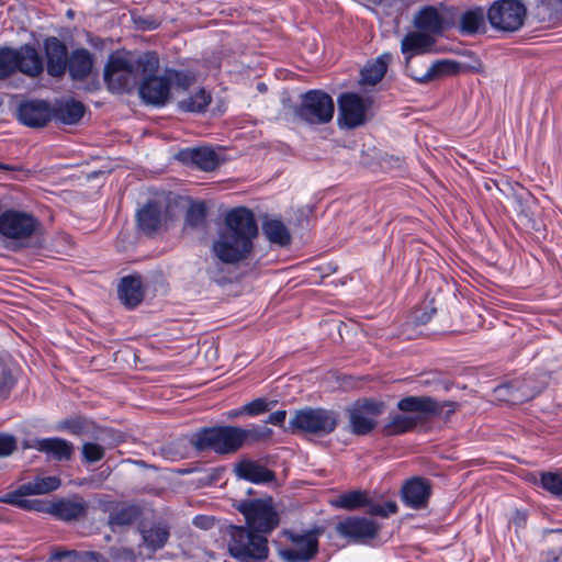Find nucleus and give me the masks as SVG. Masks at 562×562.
I'll list each match as a JSON object with an SVG mask.
<instances>
[{
  "mask_svg": "<svg viewBox=\"0 0 562 562\" xmlns=\"http://www.w3.org/2000/svg\"><path fill=\"white\" fill-rule=\"evenodd\" d=\"M258 226L254 213L237 207L227 213L225 225L214 240L212 251L223 263L233 265L246 259L252 251Z\"/></svg>",
  "mask_w": 562,
  "mask_h": 562,
  "instance_id": "f257e3e1",
  "label": "nucleus"
},
{
  "mask_svg": "<svg viewBox=\"0 0 562 562\" xmlns=\"http://www.w3.org/2000/svg\"><path fill=\"white\" fill-rule=\"evenodd\" d=\"M243 428L237 426L206 427L194 435L190 441L199 451H214L218 454L235 453L243 447Z\"/></svg>",
  "mask_w": 562,
  "mask_h": 562,
  "instance_id": "f03ea898",
  "label": "nucleus"
},
{
  "mask_svg": "<svg viewBox=\"0 0 562 562\" xmlns=\"http://www.w3.org/2000/svg\"><path fill=\"white\" fill-rule=\"evenodd\" d=\"M227 547L229 554L240 562L263 561L269 553L267 538L246 527H231Z\"/></svg>",
  "mask_w": 562,
  "mask_h": 562,
  "instance_id": "7ed1b4c3",
  "label": "nucleus"
},
{
  "mask_svg": "<svg viewBox=\"0 0 562 562\" xmlns=\"http://www.w3.org/2000/svg\"><path fill=\"white\" fill-rule=\"evenodd\" d=\"M42 57L32 45L20 48H0V79L7 78L15 71L35 78L43 72Z\"/></svg>",
  "mask_w": 562,
  "mask_h": 562,
  "instance_id": "20e7f679",
  "label": "nucleus"
},
{
  "mask_svg": "<svg viewBox=\"0 0 562 562\" xmlns=\"http://www.w3.org/2000/svg\"><path fill=\"white\" fill-rule=\"evenodd\" d=\"M104 80L115 92L130 90L138 81L135 58L127 52H114L109 56L104 68Z\"/></svg>",
  "mask_w": 562,
  "mask_h": 562,
  "instance_id": "39448f33",
  "label": "nucleus"
},
{
  "mask_svg": "<svg viewBox=\"0 0 562 562\" xmlns=\"http://www.w3.org/2000/svg\"><path fill=\"white\" fill-rule=\"evenodd\" d=\"M289 425L292 432L325 436L336 429L338 416L324 408H303L293 414Z\"/></svg>",
  "mask_w": 562,
  "mask_h": 562,
  "instance_id": "423d86ee",
  "label": "nucleus"
},
{
  "mask_svg": "<svg viewBox=\"0 0 562 562\" xmlns=\"http://www.w3.org/2000/svg\"><path fill=\"white\" fill-rule=\"evenodd\" d=\"M237 508L244 515L248 527L258 535L272 531L279 524V515L271 497L243 501Z\"/></svg>",
  "mask_w": 562,
  "mask_h": 562,
  "instance_id": "0eeeda50",
  "label": "nucleus"
},
{
  "mask_svg": "<svg viewBox=\"0 0 562 562\" xmlns=\"http://www.w3.org/2000/svg\"><path fill=\"white\" fill-rule=\"evenodd\" d=\"M335 112L333 98L321 90H310L303 97L296 115L310 124H326Z\"/></svg>",
  "mask_w": 562,
  "mask_h": 562,
  "instance_id": "6e6552de",
  "label": "nucleus"
},
{
  "mask_svg": "<svg viewBox=\"0 0 562 562\" xmlns=\"http://www.w3.org/2000/svg\"><path fill=\"white\" fill-rule=\"evenodd\" d=\"M526 8L518 0H497L493 2L487 11V19L492 27L515 32L524 24Z\"/></svg>",
  "mask_w": 562,
  "mask_h": 562,
  "instance_id": "1a4fd4ad",
  "label": "nucleus"
},
{
  "mask_svg": "<svg viewBox=\"0 0 562 562\" xmlns=\"http://www.w3.org/2000/svg\"><path fill=\"white\" fill-rule=\"evenodd\" d=\"M319 528L304 531H286L285 536L290 546L282 549L280 554L286 562H306L311 560L318 550Z\"/></svg>",
  "mask_w": 562,
  "mask_h": 562,
  "instance_id": "9d476101",
  "label": "nucleus"
},
{
  "mask_svg": "<svg viewBox=\"0 0 562 562\" xmlns=\"http://www.w3.org/2000/svg\"><path fill=\"white\" fill-rule=\"evenodd\" d=\"M382 402L370 400L358 401L348 408L350 431L358 436H363L373 430L378 423V417L383 413Z\"/></svg>",
  "mask_w": 562,
  "mask_h": 562,
  "instance_id": "9b49d317",
  "label": "nucleus"
},
{
  "mask_svg": "<svg viewBox=\"0 0 562 562\" xmlns=\"http://www.w3.org/2000/svg\"><path fill=\"white\" fill-rule=\"evenodd\" d=\"M371 105L372 100L369 97H361L355 92L342 93L338 98L339 123L348 128L364 124Z\"/></svg>",
  "mask_w": 562,
  "mask_h": 562,
  "instance_id": "f8f14e48",
  "label": "nucleus"
},
{
  "mask_svg": "<svg viewBox=\"0 0 562 562\" xmlns=\"http://www.w3.org/2000/svg\"><path fill=\"white\" fill-rule=\"evenodd\" d=\"M37 226V220L30 213L9 210L0 215V234L9 239L29 238Z\"/></svg>",
  "mask_w": 562,
  "mask_h": 562,
  "instance_id": "ddd939ff",
  "label": "nucleus"
},
{
  "mask_svg": "<svg viewBox=\"0 0 562 562\" xmlns=\"http://www.w3.org/2000/svg\"><path fill=\"white\" fill-rule=\"evenodd\" d=\"M337 532L355 542H364L375 538L379 526L366 517H349L341 520L336 526Z\"/></svg>",
  "mask_w": 562,
  "mask_h": 562,
  "instance_id": "4468645a",
  "label": "nucleus"
},
{
  "mask_svg": "<svg viewBox=\"0 0 562 562\" xmlns=\"http://www.w3.org/2000/svg\"><path fill=\"white\" fill-rule=\"evenodd\" d=\"M170 95V82L167 74L144 78L139 86V97L147 104L165 105Z\"/></svg>",
  "mask_w": 562,
  "mask_h": 562,
  "instance_id": "2eb2a0df",
  "label": "nucleus"
},
{
  "mask_svg": "<svg viewBox=\"0 0 562 562\" xmlns=\"http://www.w3.org/2000/svg\"><path fill=\"white\" fill-rule=\"evenodd\" d=\"M47 59V72L52 77H61L67 70L68 52L66 45L57 37L52 36L44 41Z\"/></svg>",
  "mask_w": 562,
  "mask_h": 562,
  "instance_id": "dca6fc26",
  "label": "nucleus"
},
{
  "mask_svg": "<svg viewBox=\"0 0 562 562\" xmlns=\"http://www.w3.org/2000/svg\"><path fill=\"white\" fill-rule=\"evenodd\" d=\"M423 27H424V54L432 50L435 38L440 36L446 29L449 27V22L445 20L442 14L434 7H424L423 13Z\"/></svg>",
  "mask_w": 562,
  "mask_h": 562,
  "instance_id": "f3484780",
  "label": "nucleus"
},
{
  "mask_svg": "<svg viewBox=\"0 0 562 562\" xmlns=\"http://www.w3.org/2000/svg\"><path fill=\"white\" fill-rule=\"evenodd\" d=\"M19 120L30 127L45 126L52 116L49 105L45 101H27L19 106Z\"/></svg>",
  "mask_w": 562,
  "mask_h": 562,
  "instance_id": "a211bd4d",
  "label": "nucleus"
},
{
  "mask_svg": "<svg viewBox=\"0 0 562 562\" xmlns=\"http://www.w3.org/2000/svg\"><path fill=\"white\" fill-rule=\"evenodd\" d=\"M234 472L238 479L251 482L254 484H267L276 480L273 471L261 464L259 461L243 459L234 467Z\"/></svg>",
  "mask_w": 562,
  "mask_h": 562,
  "instance_id": "6ab92c4d",
  "label": "nucleus"
},
{
  "mask_svg": "<svg viewBox=\"0 0 562 562\" xmlns=\"http://www.w3.org/2000/svg\"><path fill=\"white\" fill-rule=\"evenodd\" d=\"M461 70L479 71L480 68H477V63L470 65L454 59H437L431 63L424 74V82L442 80L458 75Z\"/></svg>",
  "mask_w": 562,
  "mask_h": 562,
  "instance_id": "aec40b11",
  "label": "nucleus"
},
{
  "mask_svg": "<svg viewBox=\"0 0 562 562\" xmlns=\"http://www.w3.org/2000/svg\"><path fill=\"white\" fill-rule=\"evenodd\" d=\"M183 162H189L204 171L214 170L220 162L217 154L207 147L183 149L178 155Z\"/></svg>",
  "mask_w": 562,
  "mask_h": 562,
  "instance_id": "412c9836",
  "label": "nucleus"
},
{
  "mask_svg": "<svg viewBox=\"0 0 562 562\" xmlns=\"http://www.w3.org/2000/svg\"><path fill=\"white\" fill-rule=\"evenodd\" d=\"M140 546L146 548L150 553H155L166 546L170 537V530L167 525L156 522L149 526H144L140 529Z\"/></svg>",
  "mask_w": 562,
  "mask_h": 562,
  "instance_id": "4be33fe9",
  "label": "nucleus"
},
{
  "mask_svg": "<svg viewBox=\"0 0 562 562\" xmlns=\"http://www.w3.org/2000/svg\"><path fill=\"white\" fill-rule=\"evenodd\" d=\"M32 447L58 461L69 460L74 453L72 443L61 438L37 439Z\"/></svg>",
  "mask_w": 562,
  "mask_h": 562,
  "instance_id": "5701e85b",
  "label": "nucleus"
},
{
  "mask_svg": "<svg viewBox=\"0 0 562 562\" xmlns=\"http://www.w3.org/2000/svg\"><path fill=\"white\" fill-rule=\"evenodd\" d=\"M165 218L162 206L157 202H148L137 212L139 228L146 234H153L159 229Z\"/></svg>",
  "mask_w": 562,
  "mask_h": 562,
  "instance_id": "b1692460",
  "label": "nucleus"
},
{
  "mask_svg": "<svg viewBox=\"0 0 562 562\" xmlns=\"http://www.w3.org/2000/svg\"><path fill=\"white\" fill-rule=\"evenodd\" d=\"M92 67L93 58L88 49L77 48L71 52L67 61V69L72 79H86L90 75Z\"/></svg>",
  "mask_w": 562,
  "mask_h": 562,
  "instance_id": "393cba45",
  "label": "nucleus"
},
{
  "mask_svg": "<svg viewBox=\"0 0 562 562\" xmlns=\"http://www.w3.org/2000/svg\"><path fill=\"white\" fill-rule=\"evenodd\" d=\"M108 525L112 531L131 526L139 516L138 507L117 503L109 507Z\"/></svg>",
  "mask_w": 562,
  "mask_h": 562,
  "instance_id": "a878e982",
  "label": "nucleus"
},
{
  "mask_svg": "<svg viewBox=\"0 0 562 562\" xmlns=\"http://www.w3.org/2000/svg\"><path fill=\"white\" fill-rule=\"evenodd\" d=\"M485 30V13L482 8L469 9L461 13L458 21L460 34L469 36Z\"/></svg>",
  "mask_w": 562,
  "mask_h": 562,
  "instance_id": "bb28decb",
  "label": "nucleus"
},
{
  "mask_svg": "<svg viewBox=\"0 0 562 562\" xmlns=\"http://www.w3.org/2000/svg\"><path fill=\"white\" fill-rule=\"evenodd\" d=\"M87 509V503L81 499H63L50 504V514L65 521L76 520L82 517Z\"/></svg>",
  "mask_w": 562,
  "mask_h": 562,
  "instance_id": "cd10ccee",
  "label": "nucleus"
},
{
  "mask_svg": "<svg viewBox=\"0 0 562 562\" xmlns=\"http://www.w3.org/2000/svg\"><path fill=\"white\" fill-rule=\"evenodd\" d=\"M119 296L130 307L138 305L143 300L140 278L134 276L123 278L119 285Z\"/></svg>",
  "mask_w": 562,
  "mask_h": 562,
  "instance_id": "c85d7f7f",
  "label": "nucleus"
},
{
  "mask_svg": "<svg viewBox=\"0 0 562 562\" xmlns=\"http://www.w3.org/2000/svg\"><path fill=\"white\" fill-rule=\"evenodd\" d=\"M392 59V54L384 53L380 55L373 63L367 65L361 70V83L374 86L381 81Z\"/></svg>",
  "mask_w": 562,
  "mask_h": 562,
  "instance_id": "c756f323",
  "label": "nucleus"
},
{
  "mask_svg": "<svg viewBox=\"0 0 562 562\" xmlns=\"http://www.w3.org/2000/svg\"><path fill=\"white\" fill-rule=\"evenodd\" d=\"M30 494L21 493L19 490L7 493L2 497H0V502L16 506L26 510H35L40 513H49L50 514V504H47L43 501L38 499H27L25 496Z\"/></svg>",
  "mask_w": 562,
  "mask_h": 562,
  "instance_id": "7c9ffc66",
  "label": "nucleus"
},
{
  "mask_svg": "<svg viewBox=\"0 0 562 562\" xmlns=\"http://www.w3.org/2000/svg\"><path fill=\"white\" fill-rule=\"evenodd\" d=\"M417 425V417L401 413L390 415L389 422L383 426L385 436H397L412 430Z\"/></svg>",
  "mask_w": 562,
  "mask_h": 562,
  "instance_id": "2f4dec72",
  "label": "nucleus"
},
{
  "mask_svg": "<svg viewBox=\"0 0 562 562\" xmlns=\"http://www.w3.org/2000/svg\"><path fill=\"white\" fill-rule=\"evenodd\" d=\"M61 482L57 476H36L22 484L18 490L24 494L42 495L56 491Z\"/></svg>",
  "mask_w": 562,
  "mask_h": 562,
  "instance_id": "473e14b6",
  "label": "nucleus"
},
{
  "mask_svg": "<svg viewBox=\"0 0 562 562\" xmlns=\"http://www.w3.org/2000/svg\"><path fill=\"white\" fill-rule=\"evenodd\" d=\"M401 499L409 508L419 509L422 507V479L419 476H414L403 484Z\"/></svg>",
  "mask_w": 562,
  "mask_h": 562,
  "instance_id": "72a5a7b5",
  "label": "nucleus"
},
{
  "mask_svg": "<svg viewBox=\"0 0 562 562\" xmlns=\"http://www.w3.org/2000/svg\"><path fill=\"white\" fill-rule=\"evenodd\" d=\"M262 231L270 243L285 246L290 244L291 235L286 226L279 220H267Z\"/></svg>",
  "mask_w": 562,
  "mask_h": 562,
  "instance_id": "f704fd0d",
  "label": "nucleus"
},
{
  "mask_svg": "<svg viewBox=\"0 0 562 562\" xmlns=\"http://www.w3.org/2000/svg\"><path fill=\"white\" fill-rule=\"evenodd\" d=\"M83 114V104L75 100L63 103L57 111L58 120L69 125L78 123L82 119Z\"/></svg>",
  "mask_w": 562,
  "mask_h": 562,
  "instance_id": "c9c22d12",
  "label": "nucleus"
},
{
  "mask_svg": "<svg viewBox=\"0 0 562 562\" xmlns=\"http://www.w3.org/2000/svg\"><path fill=\"white\" fill-rule=\"evenodd\" d=\"M401 50L408 68L409 60L422 54V31L407 33L402 40Z\"/></svg>",
  "mask_w": 562,
  "mask_h": 562,
  "instance_id": "e433bc0d",
  "label": "nucleus"
},
{
  "mask_svg": "<svg viewBox=\"0 0 562 562\" xmlns=\"http://www.w3.org/2000/svg\"><path fill=\"white\" fill-rule=\"evenodd\" d=\"M457 409V403L454 402H437L431 397L424 396V418L426 415L439 416L442 418H448L452 415Z\"/></svg>",
  "mask_w": 562,
  "mask_h": 562,
  "instance_id": "4c0bfd02",
  "label": "nucleus"
},
{
  "mask_svg": "<svg viewBox=\"0 0 562 562\" xmlns=\"http://www.w3.org/2000/svg\"><path fill=\"white\" fill-rule=\"evenodd\" d=\"M211 102V95L204 90L200 89L193 95L183 99L179 102V108L186 112H201Z\"/></svg>",
  "mask_w": 562,
  "mask_h": 562,
  "instance_id": "58836bf2",
  "label": "nucleus"
},
{
  "mask_svg": "<svg viewBox=\"0 0 562 562\" xmlns=\"http://www.w3.org/2000/svg\"><path fill=\"white\" fill-rule=\"evenodd\" d=\"M367 504V495L360 491H351L339 495L333 505L337 508L356 509Z\"/></svg>",
  "mask_w": 562,
  "mask_h": 562,
  "instance_id": "ea45409f",
  "label": "nucleus"
},
{
  "mask_svg": "<svg viewBox=\"0 0 562 562\" xmlns=\"http://www.w3.org/2000/svg\"><path fill=\"white\" fill-rule=\"evenodd\" d=\"M135 64L137 65L138 78L140 76H144V78L154 77L159 68V57L155 52H147L135 59Z\"/></svg>",
  "mask_w": 562,
  "mask_h": 562,
  "instance_id": "a19ab883",
  "label": "nucleus"
},
{
  "mask_svg": "<svg viewBox=\"0 0 562 562\" xmlns=\"http://www.w3.org/2000/svg\"><path fill=\"white\" fill-rule=\"evenodd\" d=\"M496 392L499 396H502L505 401L512 404H518L525 401H528L533 397L532 392H522L520 393L519 387L515 384H506L499 386Z\"/></svg>",
  "mask_w": 562,
  "mask_h": 562,
  "instance_id": "79ce46f5",
  "label": "nucleus"
},
{
  "mask_svg": "<svg viewBox=\"0 0 562 562\" xmlns=\"http://www.w3.org/2000/svg\"><path fill=\"white\" fill-rule=\"evenodd\" d=\"M168 80L176 88L187 90L195 82V76L189 71H177L173 69L166 70Z\"/></svg>",
  "mask_w": 562,
  "mask_h": 562,
  "instance_id": "37998d69",
  "label": "nucleus"
},
{
  "mask_svg": "<svg viewBox=\"0 0 562 562\" xmlns=\"http://www.w3.org/2000/svg\"><path fill=\"white\" fill-rule=\"evenodd\" d=\"M276 401H268L265 397H258L241 407V412L249 416H257L265 412L270 411L274 405Z\"/></svg>",
  "mask_w": 562,
  "mask_h": 562,
  "instance_id": "c03bdc74",
  "label": "nucleus"
},
{
  "mask_svg": "<svg viewBox=\"0 0 562 562\" xmlns=\"http://www.w3.org/2000/svg\"><path fill=\"white\" fill-rule=\"evenodd\" d=\"M243 445L249 439L251 441H263L271 438L273 431L266 426L254 425L248 429L243 428Z\"/></svg>",
  "mask_w": 562,
  "mask_h": 562,
  "instance_id": "a18cd8bd",
  "label": "nucleus"
},
{
  "mask_svg": "<svg viewBox=\"0 0 562 562\" xmlns=\"http://www.w3.org/2000/svg\"><path fill=\"white\" fill-rule=\"evenodd\" d=\"M81 453L83 460L89 463H94L103 459L105 454L104 448L95 442H86L82 446Z\"/></svg>",
  "mask_w": 562,
  "mask_h": 562,
  "instance_id": "49530a36",
  "label": "nucleus"
},
{
  "mask_svg": "<svg viewBox=\"0 0 562 562\" xmlns=\"http://www.w3.org/2000/svg\"><path fill=\"white\" fill-rule=\"evenodd\" d=\"M541 485L551 494L560 497L562 488V474L543 473L541 476Z\"/></svg>",
  "mask_w": 562,
  "mask_h": 562,
  "instance_id": "de8ad7c7",
  "label": "nucleus"
},
{
  "mask_svg": "<svg viewBox=\"0 0 562 562\" xmlns=\"http://www.w3.org/2000/svg\"><path fill=\"white\" fill-rule=\"evenodd\" d=\"M397 407L403 414L418 418L422 413V398L417 396L405 397L398 402Z\"/></svg>",
  "mask_w": 562,
  "mask_h": 562,
  "instance_id": "09e8293b",
  "label": "nucleus"
},
{
  "mask_svg": "<svg viewBox=\"0 0 562 562\" xmlns=\"http://www.w3.org/2000/svg\"><path fill=\"white\" fill-rule=\"evenodd\" d=\"M14 384L10 369L0 360V397L7 396Z\"/></svg>",
  "mask_w": 562,
  "mask_h": 562,
  "instance_id": "8fccbe9b",
  "label": "nucleus"
},
{
  "mask_svg": "<svg viewBox=\"0 0 562 562\" xmlns=\"http://www.w3.org/2000/svg\"><path fill=\"white\" fill-rule=\"evenodd\" d=\"M369 512L374 516L389 517L397 512V505L394 501H387L384 504L371 505Z\"/></svg>",
  "mask_w": 562,
  "mask_h": 562,
  "instance_id": "3c124183",
  "label": "nucleus"
},
{
  "mask_svg": "<svg viewBox=\"0 0 562 562\" xmlns=\"http://www.w3.org/2000/svg\"><path fill=\"white\" fill-rule=\"evenodd\" d=\"M205 209L202 204H195L190 207L187 214V223L190 226L196 227L204 221Z\"/></svg>",
  "mask_w": 562,
  "mask_h": 562,
  "instance_id": "603ef678",
  "label": "nucleus"
},
{
  "mask_svg": "<svg viewBox=\"0 0 562 562\" xmlns=\"http://www.w3.org/2000/svg\"><path fill=\"white\" fill-rule=\"evenodd\" d=\"M110 557L113 562H136V555L130 548L112 549Z\"/></svg>",
  "mask_w": 562,
  "mask_h": 562,
  "instance_id": "864d4df0",
  "label": "nucleus"
},
{
  "mask_svg": "<svg viewBox=\"0 0 562 562\" xmlns=\"http://www.w3.org/2000/svg\"><path fill=\"white\" fill-rule=\"evenodd\" d=\"M16 448L15 437L8 434H0V457L11 454Z\"/></svg>",
  "mask_w": 562,
  "mask_h": 562,
  "instance_id": "5fc2aeb1",
  "label": "nucleus"
},
{
  "mask_svg": "<svg viewBox=\"0 0 562 562\" xmlns=\"http://www.w3.org/2000/svg\"><path fill=\"white\" fill-rule=\"evenodd\" d=\"M432 375V378L424 379V385H434L435 390H442L447 392L450 387V384L448 381L442 379V375L440 373H429Z\"/></svg>",
  "mask_w": 562,
  "mask_h": 562,
  "instance_id": "6e6d98bb",
  "label": "nucleus"
},
{
  "mask_svg": "<svg viewBox=\"0 0 562 562\" xmlns=\"http://www.w3.org/2000/svg\"><path fill=\"white\" fill-rule=\"evenodd\" d=\"M60 428L68 430L72 435H80L85 430V424L81 419H66Z\"/></svg>",
  "mask_w": 562,
  "mask_h": 562,
  "instance_id": "4d7b16f0",
  "label": "nucleus"
},
{
  "mask_svg": "<svg viewBox=\"0 0 562 562\" xmlns=\"http://www.w3.org/2000/svg\"><path fill=\"white\" fill-rule=\"evenodd\" d=\"M285 418H286L285 411H276L269 415L267 423L272 424L274 426H283Z\"/></svg>",
  "mask_w": 562,
  "mask_h": 562,
  "instance_id": "13d9d810",
  "label": "nucleus"
},
{
  "mask_svg": "<svg viewBox=\"0 0 562 562\" xmlns=\"http://www.w3.org/2000/svg\"><path fill=\"white\" fill-rule=\"evenodd\" d=\"M193 524L202 529H210L214 525V520L207 516H196Z\"/></svg>",
  "mask_w": 562,
  "mask_h": 562,
  "instance_id": "bf43d9fd",
  "label": "nucleus"
},
{
  "mask_svg": "<svg viewBox=\"0 0 562 562\" xmlns=\"http://www.w3.org/2000/svg\"><path fill=\"white\" fill-rule=\"evenodd\" d=\"M429 495H430V485H429L428 481L424 480V504L426 503Z\"/></svg>",
  "mask_w": 562,
  "mask_h": 562,
  "instance_id": "052dcab7",
  "label": "nucleus"
},
{
  "mask_svg": "<svg viewBox=\"0 0 562 562\" xmlns=\"http://www.w3.org/2000/svg\"><path fill=\"white\" fill-rule=\"evenodd\" d=\"M414 24L417 29H420L422 27V10H419L418 12H416L415 16H414Z\"/></svg>",
  "mask_w": 562,
  "mask_h": 562,
  "instance_id": "680f3d73",
  "label": "nucleus"
},
{
  "mask_svg": "<svg viewBox=\"0 0 562 562\" xmlns=\"http://www.w3.org/2000/svg\"><path fill=\"white\" fill-rule=\"evenodd\" d=\"M72 553H74V552H70V551H56V552H54L53 557H54L55 559H61V558H64V557H67V555L72 554Z\"/></svg>",
  "mask_w": 562,
  "mask_h": 562,
  "instance_id": "e2e57ef3",
  "label": "nucleus"
},
{
  "mask_svg": "<svg viewBox=\"0 0 562 562\" xmlns=\"http://www.w3.org/2000/svg\"><path fill=\"white\" fill-rule=\"evenodd\" d=\"M243 414H245V413L241 412V408H239V409L229 411L227 413V416H228V418H235V417H238V416H240Z\"/></svg>",
  "mask_w": 562,
  "mask_h": 562,
  "instance_id": "0e129e2a",
  "label": "nucleus"
},
{
  "mask_svg": "<svg viewBox=\"0 0 562 562\" xmlns=\"http://www.w3.org/2000/svg\"><path fill=\"white\" fill-rule=\"evenodd\" d=\"M406 72L412 76L416 81L422 82V77H418L415 71L413 70H406Z\"/></svg>",
  "mask_w": 562,
  "mask_h": 562,
  "instance_id": "69168bd1",
  "label": "nucleus"
},
{
  "mask_svg": "<svg viewBox=\"0 0 562 562\" xmlns=\"http://www.w3.org/2000/svg\"><path fill=\"white\" fill-rule=\"evenodd\" d=\"M551 1H552V5L560 7L561 12H562V0H551Z\"/></svg>",
  "mask_w": 562,
  "mask_h": 562,
  "instance_id": "338daca9",
  "label": "nucleus"
},
{
  "mask_svg": "<svg viewBox=\"0 0 562 562\" xmlns=\"http://www.w3.org/2000/svg\"><path fill=\"white\" fill-rule=\"evenodd\" d=\"M156 26L154 24H150L147 26V29H155Z\"/></svg>",
  "mask_w": 562,
  "mask_h": 562,
  "instance_id": "774afa93",
  "label": "nucleus"
}]
</instances>
